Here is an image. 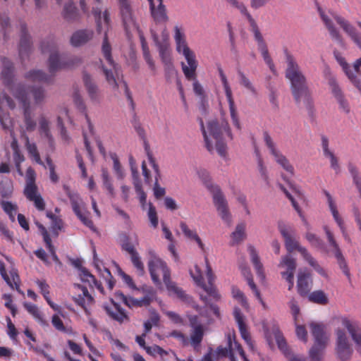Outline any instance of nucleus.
Segmentation results:
<instances>
[{
	"label": "nucleus",
	"instance_id": "obj_1",
	"mask_svg": "<svg viewBox=\"0 0 361 361\" xmlns=\"http://www.w3.org/2000/svg\"><path fill=\"white\" fill-rule=\"evenodd\" d=\"M285 55L287 63L285 77L290 82V88L295 102L300 107L302 102L307 110L309 116L312 118L314 113V106L307 78L300 71V68L293 56L287 49L285 50Z\"/></svg>",
	"mask_w": 361,
	"mask_h": 361
},
{
	"label": "nucleus",
	"instance_id": "obj_2",
	"mask_svg": "<svg viewBox=\"0 0 361 361\" xmlns=\"http://www.w3.org/2000/svg\"><path fill=\"white\" fill-rule=\"evenodd\" d=\"M42 53H49L48 67L50 75L40 70H32L25 75V78L33 82L50 83L55 73L61 69L72 68L81 63V59L77 56H71L68 59H61L56 49V42L53 39L43 41L41 44Z\"/></svg>",
	"mask_w": 361,
	"mask_h": 361
},
{
	"label": "nucleus",
	"instance_id": "obj_3",
	"mask_svg": "<svg viewBox=\"0 0 361 361\" xmlns=\"http://www.w3.org/2000/svg\"><path fill=\"white\" fill-rule=\"evenodd\" d=\"M92 13L94 18L97 25V30L98 32H101L105 30L104 39L102 46V52L105 58L106 62L110 66V68H107L104 65L102 66L103 73L108 84L112 87L113 89H117L118 87L114 73L118 74L117 64L115 63L111 56V46L109 42L107 30L111 25L110 13L108 9H105L102 12L101 9L98 7H93Z\"/></svg>",
	"mask_w": 361,
	"mask_h": 361
},
{
	"label": "nucleus",
	"instance_id": "obj_4",
	"mask_svg": "<svg viewBox=\"0 0 361 361\" xmlns=\"http://www.w3.org/2000/svg\"><path fill=\"white\" fill-rule=\"evenodd\" d=\"M200 178L212 195L213 203L221 219L228 225L231 224V214L229 212L228 202L223 194L220 187L213 185L209 172L205 169L197 171Z\"/></svg>",
	"mask_w": 361,
	"mask_h": 361
},
{
	"label": "nucleus",
	"instance_id": "obj_5",
	"mask_svg": "<svg viewBox=\"0 0 361 361\" xmlns=\"http://www.w3.org/2000/svg\"><path fill=\"white\" fill-rule=\"evenodd\" d=\"M153 39L158 47L160 57L165 66L166 78L168 82H176L177 89L180 92V82L178 78V72L171 63V49L169 44V33L164 30L160 40L157 34L152 33Z\"/></svg>",
	"mask_w": 361,
	"mask_h": 361
},
{
	"label": "nucleus",
	"instance_id": "obj_6",
	"mask_svg": "<svg viewBox=\"0 0 361 361\" xmlns=\"http://www.w3.org/2000/svg\"><path fill=\"white\" fill-rule=\"evenodd\" d=\"M310 327L314 338V344L309 350V357L310 361H322L328 343L325 326L323 324L312 322L310 324Z\"/></svg>",
	"mask_w": 361,
	"mask_h": 361
},
{
	"label": "nucleus",
	"instance_id": "obj_7",
	"mask_svg": "<svg viewBox=\"0 0 361 361\" xmlns=\"http://www.w3.org/2000/svg\"><path fill=\"white\" fill-rule=\"evenodd\" d=\"M148 267L151 278L155 284H160L159 276L162 275L163 281L167 289L179 295L178 288L170 280V272L164 262L157 257H154L149 260Z\"/></svg>",
	"mask_w": 361,
	"mask_h": 361
},
{
	"label": "nucleus",
	"instance_id": "obj_8",
	"mask_svg": "<svg viewBox=\"0 0 361 361\" xmlns=\"http://www.w3.org/2000/svg\"><path fill=\"white\" fill-rule=\"evenodd\" d=\"M63 190L68 197L72 209L81 222L93 231H96L92 221L90 218V212L85 208V204L77 192H72L68 186L63 185Z\"/></svg>",
	"mask_w": 361,
	"mask_h": 361
},
{
	"label": "nucleus",
	"instance_id": "obj_9",
	"mask_svg": "<svg viewBox=\"0 0 361 361\" xmlns=\"http://www.w3.org/2000/svg\"><path fill=\"white\" fill-rule=\"evenodd\" d=\"M182 54L183 55L187 64L185 65L182 62V71L184 73L185 78L188 80L195 79L197 75V68L198 66V61L196 59L195 52L191 50L182 34Z\"/></svg>",
	"mask_w": 361,
	"mask_h": 361
},
{
	"label": "nucleus",
	"instance_id": "obj_10",
	"mask_svg": "<svg viewBox=\"0 0 361 361\" xmlns=\"http://www.w3.org/2000/svg\"><path fill=\"white\" fill-rule=\"evenodd\" d=\"M15 98L20 102L23 108V121L25 129L28 132H32L36 128V122L33 118L31 103L27 91L20 87L18 92L14 93Z\"/></svg>",
	"mask_w": 361,
	"mask_h": 361
},
{
	"label": "nucleus",
	"instance_id": "obj_11",
	"mask_svg": "<svg viewBox=\"0 0 361 361\" xmlns=\"http://www.w3.org/2000/svg\"><path fill=\"white\" fill-rule=\"evenodd\" d=\"M278 229L283 238L285 248L287 251L286 254H290L295 251H298L305 258L309 253L305 247H302L300 243L295 240V237L288 232L286 224L283 221H278Z\"/></svg>",
	"mask_w": 361,
	"mask_h": 361
},
{
	"label": "nucleus",
	"instance_id": "obj_12",
	"mask_svg": "<svg viewBox=\"0 0 361 361\" xmlns=\"http://www.w3.org/2000/svg\"><path fill=\"white\" fill-rule=\"evenodd\" d=\"M3 69L1 71V78L4 84L8 90L14 96V93L18 92L20 87H22L24 91H27L25 86L22 83L15 84L13 82L14 78V66L13 63L7 58L2 59Z\"/></svg>",
	"mask_w": 361,
	"mask_h": 361
},
{
	"label": "nucleus",
	"instance_id": "obj_13",
	"mask_svg": "<svg viewBox=\"0 0 361 361\" xmlns=\"http://www.w3.org/2000/svg\"><path fill=\"white\" fill-rule=\"evenodd\" d=\"M336 341L335 350L337 357L341 361L350 360L353 350L348 342L345 332L341 329H338L336 330Z\"/></svg>",
	"mask_w": 361,
	"mask_h": 361
},
{
	"label": "nucleus",
	"instance_id": "obj_14",
	"mask_svg": "<svg viewBox=\"0 0 361 361\" xmlns=\"http://www.w3.org/2000/svg\"><path fill=\"white\" fill-rule=\"evenodd\" d=\"M123 25L127 32L130 30L136 28V21L134 16L130 0H117Z\"/></svg>",
	"mask_w": 361,
	"mask_h": 361
},
{
	"label": "nucleus",
	"instance_id": "obj_15",
	"mask_svg": "<svg viewBox=\"0 0 361 361\" xmlns=\"http://www.w3.org/2000/svg\"><path fill=\"white\" fill-rule=\"evenodd\" d=\"M218 71L228 102L229 110L233 124L237 129L241 130V126L238 117L237 110L232 96V91L228 82L226 76L224 74V71L221 66L218 68Z\"/></svg>",
	"mask_w": 361,
	"mask_h": 361
},
{
	"label": "nucleus",
	"instance_id": "obj_16",
	"mask_svg": "<svg viewBox=\"0 0 361 361\" xmlns=\"http://www.w3.org/2000/svg\"><path fill=\"white\" fill-rule=\"evenodd\" d=\"M121 248L130 255L131 262L138 272V274L140 276L143 275L145 273L144 264L135 246L129 242V238L126 235H123L121 240Z\"/></svg>",
	"mask_w": 361,
	"mask_h": 361
},
{
	"label": "nucleus",
	"instance_id": "obj_17",
	"mask_svg": "<svg viewBox=\"0 0 361 361\" xmlns=\"http://www.w3.org/2000/svg\"><path fill=\"white\" fill-rule=\"evenodd\" d=\"M207 129L214 140L223 138V131H225L231 140L233 139L229 124L226 121L224 120L219 123L217 119L211 120L207 123Z\"/></svg>",
	"mask_w": 361,
	"mask_h": 361
},
{
	"label": "nucleus",
	"instance_id": "obj_18",
	"mask_svg": "<svg viewBox=\"0 0 361 361\" xmlns=\"http://www.w3.org/2000/svg\"><path fill=\"white\" fill-rule=\"evenodd\" d=\"M32 43L30 37L27 33V25L25 23H20V39L19 44V56L22 63L29 56L31 51Z\"/></svg>",
	"mask_w": 361,
	"mask_h": 361
},
{
	"label": "nucleus",
	"instance_id": "obj_19",
	"mask_svg": "<svg viewBox=\"0 0 361 361\" xmlns=\"http://www.w3.org/2000/svg\"><path fill=\"white\" fill-rule=\"evenodd\" d=\"M334 20L342 27L352 41L361 49V34L348 20L339 16H335Z\"/></svg>",
	"mask_w": 361,
	"mask_h": 361
},
{
	"label": "nucleus",
	"instance_id": "obj_20",
	"mask_svg": "<svg viewBox=\"0 0 361 361\" xmlns=\"http://www.w3.org/2000/svg\"><path fill=\"white\" fill-rule=\"evenodd\" d=\"M82 80L88 96L92 102H99L101 100V92L95 82L90 74L83 73Z\"/></svg>",
	"mask_w": 361,
	"mask_h": 361
},
{
	"label": "nucleus",
	"instance_id": "obj_21",
	"mask_svg": "<svg viewBox=\"0 0 361 361\" xmlns=\"http://www.w3.org/2000/svg\"><path fill=\"white\" fill-rule=\"evenodd\" d=\"M6 103L11 109L16 108L14 100L6 93L0 94V123L4 129H8L11 126V120L8 114H5L2 109L1 104Z\"/></svg>",
	"mask_w": 361,
	"mask_h": 361
},
{
	"label": "nucleus",
	"instance_id": "obj_22",
	"mask_svg": "<svg viewBox=\"0 0 361 361\" xmlns=\"http://www.w3.org/2000/svg\"><path fill=\"white\" fill-rule=\"evenodd\" d=\"M0 274L4 280L12 289H16L18 293H23L20 288V276L16 269H13L11 270L9 276L6 273L4 263L0 261Z\"/></svg>",
	"mask_w": 361,
	"mask_h": 361
},
{
	"label": "nucleus",
	"instance_id": "obj_23",
	"mask_svg": "<svg viewBox=\"0 0 361 361\" xmlns=\"http://www.w3.org/2000/svg\"><path fill=\"white\" fill-rule=\"evenodd\" d=\"M104 308L109 317L113 320L120 324L129 321V317L126 311L113 300H111V305L110 306L105 305Z\"/></svg>",
	"mask_w": 361,
	"mask_h": 361
},
{
	"label": "nucleus",
	"instance_id": "obj_24",
	"mask_svg": "<svg viewBox=\"0 0 361 361\" xmlns=\"http://www.w3.org/2000/svg\"><path fill=\"white\" fill-rule=\"evenodd\" d=\"M155 293L154 290L150 288L148 290V294L145 296L142 300H135L130 297H127L122 293H118V297L122 302L129 307L135 306L149 305L154 297Z\"/></svg>",
	"mask_w": 361,
	"mask_h": 361
},
{
	"label": "nucleus",
	"instance_id": "obj_25",
	"mask_svg": "<svg viewBox=\"0 0 361 361\" xmlns=\"http://www.w3.org/2000/svg\"><path fill=\"white\" fill-rule=\"evenodd\" d=\"M152 18L157 23H165L167 20L165 6L162 0H148Z\"/></svg>",
	"mask_w": 361,
	"mask_h": 361
},
{
	"label": "nucleus",
	"instance_id": "obj_26",
	"mask_svg": "<svg viewBox=\"0 0 361 361\" xmlns=\"http://www.w3.org/2000/svg\"><path fill=\"white\" fill-rule=\"evenodd\" d=\"M329 85L331 87V92L339 104L340 109H341L345 114L350 113V106L348 101L345 99V96L339 87L335 78H331L329 80Z\"/></svg>",
	"mask_w": 361,
	"mask_h": 361
},
{
	"label": "nucleus",
	"instance_id": "obj_27",
	"mask_svg": "<svg viewBox=\"0 0 361 361\" xmlns=\"http://www.w3.org/2000/svg\"><path fill=\"white\" fill-rule=\"evenodd\" d=\"M75 288L82 291V294H79L73 298L75 302L82 307L86 314H90V311L87 308V305H91L94 302L93 297L89 293L87 288L80 284H75Z\"/></svg>",
	"mask_w": 361,
	"mask_h": 361
},
{
	"label": "nucleus",
	"instance_id": "obj_28",
	"mask_svg": "<svg viewBox=\"0 0 361 361\" xmlns=\"http://www.w3.org/2000/svg\"><path fill=\"white\" fill-rule=\"evenodd\" d=\"M147 157H148L149 162L150 165L152 166V167L153 168L154 171L155 173V177H154L155 182H154V195L157 199H159L164 196L166 192H165V189L164 188H161L159 183V180L161 178V173L159 171V166L156 163L155 159H154V157H152V154L149 152H147Z\"/></svg>",
	"mask_w": 361,
	"mask_h": 361
},
{
	"label": "nucleus",
	"instance_id": "obj_29",
	"mask_svg": "<svg viewBox=\"0 0 361 361\" xmlns=\"http://www.w3.org/2000/svg\"><path fill=\"white\" fill-rule=\"evenodd\" d=\"M145 350L149 355L153 357L159 355L164 361H173L175 359L178 360L173 351L165 350L157 345L147 346V348H145Z\"/></svg>",
	"mask_w": 361,
	"mask_h": 361
},
{
	"label": "nucleus",
	"instance_id": "obj_30",
	"mask_svg": "<svg viewBox=\"0 0 361 361\" xmlns=\"http://www.w3.org/2000/svg\"><path fill=\"white\" fill-rule=\"evenodd\" d=\"M335 57L339 64L342 66L343 70L345 73L346 75L350 80V82L357 88L359 92L361 94V82L357 76L352 71L350 66L345 61V59L339 55V54H336L334 52Z\"/></svg>",
	"mask_w": 361,
	"mask_h": 361
},
{
	"label": "nucleus",
	"instance_id": "obj_31",
	"mask_svg": "<svg viewBox=\"0 0 361 361\" xmlns=\"http://www.w3.org/2000/svg\"><path fill=\"white\" fill-rule=\"evenodd\" d=\"M311 274L308 271H300L298 275L297 289L298 294L305 297L308 295L310 290L309 279Z\"/></svg>",
	"mask_w": 361,
	"mask_h": 361
},
{
	"label": "nucleus",
	"instance_id": "obj_32",
	"mask_svg": "<svg viewBox=\"0 0 361 361\" xmlns=\"http://www.w3.org/2000/svg\"><path fill=\"white\" fill-rule=\"evenodd\" d=\"M94 32L91 30H80L75 32L71 38V43L73 47H80L90 41Z\"/></svg>",
	"mask_w": 361,
	"mask_h": 361
},
{
	"label": "nucleus",
	"instance_id": "obj_33",
	"mask_svg": "<svg viewBox=\"0 0 361 361\" xmlns=\"http://www.w3.org/2000/svg\"><path fill=\"white\" fill-rule=\"evenodd\" d=\"M61 16L67 22H75L79 20L80 15L74 2L68 0L63 6Z\"/></svg>",
	"mask_w": 361,
	"mask_h": 361
},
{
	"label": "nucleus",
	"instance_id": "obj_34",
	"mask_svg": "<svg viewBox=\"0 0 361 361\" xmlns=\"http://www.w3.org/2000/svg\"><path fill=\"white\" fill-rule=\"evenodd\" d=\"M341 323L347 329L355 344L361 346V333L357 332L360 329L358 324L357 323L352 324L346 317L341 318Z\"/></svg>",
	"mask_w": 361,
	"mask_h": 361
},
{
	"label": "nucleus",
	"instance_id": "obj_35",
	"mask_svg": "<svg viewBox=\"0 0 361 361\" xmlns=\"http://www.w3.org/2000/svg\"><path fill=\"white\" fill-rule=\"evenodd\" d=\"M272 333L275 337L278 348L283 353L286 357L291 355V350L288 348L282 332L277 325L272 326Z\"/></svg>",
	"mask_w": 361,
	"mask_h": 361
},
{
	"label": "nucleus",
	"instance_id": "obj_36",
	"mask_svg": "<svg viewBox=\"0 0 361 361\" xmlns=\"http://www.w3.org/2000/svg\"><path fill=\"white\" fill-rule=\"evenodd\" d=\"M247 250L250 255V260L256 269L257 274L261 277L264 278L263 264L260 261L259 256L255 249V247L252 245H249L247 247Z\"/></svg>",
	"mask_w": 361,
	"mask_h": 361
},
{
	"label": "nucleus",
	"instance_id": "obj_37",
	"mask_svg": "<svg viewBox=\"0 0 361 361\" xmlns=\"http://www.w3.org/2000/svg\"><path fill=\"white\" fill-rule=\"evenodd\" d=\"M182 232L187 240L195 242L201 250L205 252L204 245L195 230L190 229L185 224L182 223Z\"/></svg>",
	"mask_w": 361,
	"mask_h": 361
},
{
	"label": "nucleus",
	"instance_id": "obj_38",
	"mask_svg": "<svg viewBox=\"0 0 361 361\" xmlns=\"http://www.w3.org/2000/svg\"><path fill=\"white\" fill-rule=\"evenodd\" d=\"M36 173L34 169L29 166L25 173V186L23 193L27 192H32V190H37L38 188L35 183Z\"/></svg>",
	"mask_w": 361,
	"mask_h": 361
},
{
	"label": "nucleus",
	"instance_id": "obj_39",
	"mask_svg": "<svg viewBox=\"0 0 361 361\" xmlns=\"http://www.w3.org/2000/svg\"><path fill=\"white\" fill-rule=\"evenodd\" d=\"M32 192H27L24 193V195L26 198L30 201L33 202L35 207L39 211H43L45 209V202L41 196V195L38 192V189L35 190H32Z\"/></svg>",
	"mask_w": 361,
	"mask_h": 361
},
{
	"label": "nucleus",
	"instance_id": "obj_40",
	"mask_svg": "<svg viewBox=\"0 0 361 361\" xmlns=\"http://www.w3.org/2000/svg\"><path fill=\"white\" fill-rule=\"evenodd\" d=\"M25 147L29 154L30 157L37 164L45 167L44 164L40 158V155L38 152L36 144L31 143L27 136H25Z\"/></svg>",
	"mask_w": 361,
	"mask_h": 361
},
{
	"label": "nucleus",
	"instance_id": "obj_41",
	"mask_svg": "<svg viewBox=\"0 0 361 361\" xmlns=\"http://www.w3.org/2000/svg\"><path fill=\"white\" fill-rule=\"evenodd\" d=\"M197 285L200 286L202 288L204 289L207 293L213 297L216 300H219L221 299V295L218 292L217 288L214 286V283L207 285L202 281V277H197L194 278Z\"/></svg>",
	"mask_w": 361,
	"mask_h": 361
},
{
	"label": "nucleus",
	"instance_id": "obj_42",
	"mask_svg": "<svg viewBox=\"0 0 361 361\" xmlns=\"http://www.w3.org/2000/svg\"><path fill=\"white\" fill-rule=\"evenodd\" d=\"M25 310L32 315V317L42 325H47V322L44 320L42 312L39 311L38 307L32 303L25 302L23 304Z\"/></svg>",
	"mask_w": 361,
	"mask_h": 361
},
{
	"label": "nucleus",
	"instance_id": "obj_43",
	"mask_svg": "<svg viewBox=\"0 0 361 361\" xmlns=\"http://www.w3.org/2000/svg\"><path fill=\"white\" fill-rule=\"evenodd\" d=\"M308 300L311 302L319 305H326L329 302V299L323 290H314L311 293H308Z\"/></svg>",
	"mask_w": 361,
	"mask_h": 361
},
{
	"label": "nucleus",
	"instance_id": "obj_44",
	"mask_svg": "<svg viewBox=\"0 0 361 361\" xmlns=\"http://www.w3.org/2000/svg\"><path fill=\"white\" fill-rule=\"evenodd\" d=\"M279 267H286V271L295 273L297 267L296 259L292 255L286 254L281 257Z\"/></svg>",
	"mask_w": 361,
	"mask_h": 361
},
{
	"label": "nucleus",
	"instance_id": "obj_45",
	"mask_svg": "<svg viewBox=\"0 0 361 361\" xmlns=\"http://www.w3.org/2000/svg\"><path fill=\"white\" fill-rule=\"evenodd\" d=\"M0 205L2 209L6 213L11 221L16 220V214L18 210V206L8 201L1 200Z\"/></svg>",
	"mask_w": 361,
	"mask_h": 361
},
{
	"label": "nucleus",
	"instance_id": "obj_46",
	"mask_svg": "<svg viewBox=\"0 0 361 361\" xmlns=\"http://www.w3.org/2000/svg\"><path fill=\"white\" fill-rule=\"evenodd\" d=\"M39 126L40 134L44 135L49 142H52L53 139L49 130V122L44 115H41L39 118Z\"/></svg>",
	"mask_w": 361,
	"mask_h": 361
},
{
	"label": "nucleus",
	"instance_id": "obj_47",
	"mask_svg": "<svg viewBox=\"0 0 361 361\" xmlns=\"http://www.w3.org/2000/svg\"><path fill=\"white\" fill-rule=\"evenodd\" d=\"M30 92L32 95L35 104H41L46 98V91L42 87H30Z\"/></svg>",
	"mask_w": 361,
	"mask_h": 361
},
{
	"label": "nucleus",
	"instance_id": "obj_48",
	"mask_svg": "<svg viewBox=\"0 0 361 361\" xmlns=\"http://www.w3.org/2000/svg\"><path fill=\"white\" fill-rule=\"evenodd\" d=\"M13 150V159L14 163L22 164L25 161V157L21 153L17 139L13 137L11 143Z\"/></svg>",
	"mask_w": 361,
	"mask_h": 361
},
{
	"label": "nucleus",
	"instance_id": "obj_49",
	"mask_svg": "<svg viewBox=\"0 0 361 361\" xmlns=\"http://www.w3.org/2000/svg\"><path fill=\"white\" fill-rule=\"evenodd\" d=\"M348 169L353 178V183L355 185L361 197V176L357 168L352 163H348Z\"/></svg>",
	"mask_w": 361,
	"mask_h": 361
},
{
	"label": "nucleus",
	"instance_id": "obj_50",
	"mask_svg": "<svg viewBox=\"0 0 361 361\" xmlns=\"http://www.w3.org/2000/svg\"><path fill=\"white\" fill-rule=\"evenodd\" d=\"M204 336V329L202 326H198L193 329V331L190 335L191 344L196 348L200 344L202 341Z\"/></svg>",
	"mask_w": 361,
	"mask_h": 361
},
{
	"label": "nucleus",
	"instance_id": "obj_51",
	"mask_svg": "<svg viewBox=\"0 0 361 361\" xmlns=\"http://www.w3.org/2000/svg\"><path fill=\"white\" fill-rule=\"evenodd\" d=\"M274 157H275L276 161L280 164L283 169L290 173L291 174L294 173L293 166L290 164L289 161L285 156L279 152L274 154Z\"/></svg>",
	"mask_w": 361,
	"mask_h": 361
},
{
	"label": "nucleus",
	"instance_id": "obj_52",
	"mask_svg": "<svg viewBox=\"0 0 361 361\" xmlns=\"http://www.w3.org/2000/svg\"><path fill=\"white\" fill-rule=\"evenodd\" d=\"M335 257L337 259V262L339 265V267L343 271V274L348 276L350 277V271L349 268L348 267V264L346 263V261L345 259L344 256L342 254L341 250H337V252H334Z\"/></svg>",
	"mask_w": 361,
	"mask_h": 361
},
{
	"label": "nucleus",
	"instance_id": "obj_53",
	"mask_svg": "<svg viewBox=\"0 0 361 361\" xmlns=\"http://www.w3.org/2000/svg\"><path fill=\"white\" fill-rule=\"evenodd\" d=\"M233 240L238 243L245 238V226L244 224H238L235 231L231 233Z\"/></svg>",
	"mask_w": 361,
	"mask_h": 361
},
{
	"label": "nucleus",
	"instance_id": "obj_54",
	"mask_svg": "<svg viewBox=\"0 0 361 361\" xmlns=\"http://www.w3.org/2000/svg\"><path fill=\"white\" fill-rule=\"evenodd\" d=\"M228 339V346L227 347H223L221 345H219L217 347L216 350V358L218 359L219 357H228L229 351H231L232 347V338L230 334L227 336Z\"/></svg>",
	"mask_w": 361,
	"mask_h": 361
},
{
	"label": "nucleus",
	"instance_id": "obj_55",
	"mask_svg": "<svg viewBox=\"0 0 361 361\" xmlns=\"http://www.w3.org/2000/svg\"><path fill=\"white\" fill-rule=\"evenodd\" d=\"M51 323H52L53 326H54V328L56 329H57L58 331H62V332H64L66 334H73L72 329L66 328L65 326L63 325V321L57 314L53 315V317L51 318Z\"/></svg>",
	"mask_w": 361,
	"mask_h": 361
},
{
	"label": "nucleus",
	"instance_id": "obj_56",
	"mask_svg": "<svg viewBox=\"0 0 361 361\" xmlns=\"http://www.w3.org/2000/svg\"><path fill=\"white\" fill-rule=\"evenodd\" d=\"M305 238L313 247L319 250L324 249V241L317 237L315 234L312 233H307Z\"/></svg>",
	"mask_w": 361,
	"mask_h": 361
},
{
	"label": "nucleus",
	"instance_id": "obj_57",
	"mask_svg": "<svg viewBox=\"0 0 361 361\" xmlns=\"http://www.w3.org/2000/svg\"><path fill=\"white\" fill-rule=\"evenodd\" d=\"M250 23L252 27V31L254 33L255 39L257 42L258 47L267 44L255 20L250 22Z\"/></svg>",
	"mask_w": 361,
	"mask_h": 361
},
{
	"label": "nucleus",
	"instance_id": "obj_58",
	"mask_svg": "<svg viewBox=\"0 0 361 361\" xmlns=\"http://www.w3.org/2000/svg\"><path fill=\"white\" fill-rule=\"evenodd\" d=\"M198 97H199V101L197 103L198 109L202 116H206L209 114V107L207 96L204 95V96Z\"/></svg>",
	"mask_w": 361,
	"mask_h": 361
},
{
	"label": "nucleus",
	"instance_id": "obj_59",
	"mask_svg": "<svg viewBox=\"0 0 361 361\" xmlns=\"http://www.w3.org/2000/svg\"><path fill=\"white\" fill-rule=\"evenodd\" d=\"M258 49L260 51L262 56L266 62V63L269 66L270 69L274 71V64L273 61L269 55L267 45H263L260 47H258Z\"/></svg>",
	"mask_w": 361,
	"mask_h": 361
},
{
	"label": "nucleus",
	"instance_id": "obj_60",
	"mask_svg": "<svg viewBox=\"0 0 361 361\" xmlns=\"http://www.w3.org/2000/svg\"><path fill=\"white\" fill-rule=\"evenodd\" d=\"M231 293L234 298L240 300L242 306L244 307L248 306V303L244 293L238 288L235 286H233L231 287Z\"/></svg>",
	"mask_w": 361,
	"mask_h": 361
},
{
	"label": "nucleus",
	"instance_id": "obj_61",
	"mask_svg": "<svg viewBox=\"0 0 361 361\" xmlns=\"http://www.w3.org/2000/svg\"><path fill=\"white\" fill-rule=\"evenodd\" d=\"M197 120L199 121V123L200 126V129H201V131H202L203 137H204L205 147L209 152H212L213 151L214 148H213L212 142L209 140V137L207 135V131H206V129L204 127V121L202 118H198Z\"/></svg>",
	"mask_w": 361,
	"mask_h": 361
},
{
	"label": "nucleus",
	"instance_id": "obj_62",
	"mask_svg": "<svg viewBox=\"0 0 361 361\" xmlns=\"http://www.w3.org/2000/svg\"><path fill=\"white\" fill-rule=\"evenodd\" d=\"M163 232L165 238L171 242V243L169 245V250L176 260L178 259V255L176 252L175 245L172 242V233L166 226H163Z\"/></svg>",
	"mask_w": 361,
	"mask_h": 361
},
{
	"label": "nucleus",
	"instance_id": "obj_63",
	"mask_svg": "<svg viewBox=\"0 0 361 361\" xmlns=\"http://www.w3.org/2000/svg\"><path fill=\"white\" fill-rule=\"evenodd\" d=\"M280 189L284 192L287 198L291 202V204L293 207V208L296 210V212L298 213L300 216H302V211L301 209L298 204V203L296 202L295 198L293 197V195L287 190V189L282 185L279 184Z\"/></svg>",
	"mask_w": 361,
	"mask_h": 361
},
{
	"label": "nucleus",
	"instance_id": "obj_64",
	"mask_svg": "<svg viewBox=\"0 0 361 361\" xmlns=\"http://www.w3.org/2000/svg\"><path fill=\"white\" fill-rule=\"evenodd\" d=\"M80 279L82 281L89 283L91 288H93L92 283L96 280L95 277L88 271L85 268L80 269Z\"/></svg>",
	"mask_w": 361,
	"mask_h": 361
}]
</instances>
